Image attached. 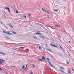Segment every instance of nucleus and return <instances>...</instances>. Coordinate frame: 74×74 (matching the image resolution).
<instances>
[{
	"label": "nucleus",
	"instance_id": "1",
	"mask_svg": "<svg viewBox=\"0 0 74 74\" xmlns=\"http://www.w3.org/2000/svg\"><path fill=\"white\" fill-rule=\"evenodd\" d=\"M42 10L43 11V12H46V13H47V14H49V12H48L47 10H45L43 8H42Z\"/></svg>",
	"mask_w": 74,
	"mask_h": 74
},
{
	"label": "nucleus",
	"instance_id": "2",
	"mask_svg": "<svg viewBox=\"0 0 74 74\" xmlns=\"http://www.w3.org/2000/svg\"><path fill=\"white\" fill-rule=\"evenodd\" d=\"M5 9H6L8 11V12H10V8H9L5 7L4 8Z\"/></svg>",
	"mask_w": 74,
	"mask_h": 74
},
{
	"label": "nucleus",
	"instance_id": "3",
	"mask_svg": "<svg viewBox=\"0 0 74 74\" xmlns=\"http://www.w3.org/2000/svg\"><path fill=\"white\" fill-rule=\"evenodd\" d=\"M4 60L1 59H0V64H3V63L1 62H4Z\"/></svg>",
	"mask_w": 74,
	"mask_h": 74
},
{
	"label": "nucleus",
	"instance_id": "4",
	"mask_svg": "<svg viewBox=\"0 0 74 74\" xmlns=\"http://www.w3.org/2000/svg\"><path fill=\"white\" fill-rule=\"evenodd\" d=\"M6 34H9V35H12V34L10 32H7Z\"/></svg>",
	"mask_w": 74,
	"mask_h": 74
},
{
	"label": "nucleus",
	"instance_id": "5",
	"mask_svg": "<svg viewBox=\"0 0 74 74\" xmlns=\"http://www.w3.org/2000/svg\"><path fill=\"white\" fill-rule=\"evenodd\" d=\"M11 32L12 33H13V34H16V32L14 31Z\"/></svg>",
	"mask_w": 74,
	"mask_h": 74
},
{
	"label": "nucleus",
	"instance_id": "6",
	"mask_svg": "<svg viewBox=\"0 0 74 74\" xmlns=\"http://www.w3.org/2000/svg\"><path fill=\"white\" fill-rule=\"evenodd\" d=\"M8 25H9V26H10V27H11V28H13V27L12 26V25H11L9 24Z\"/></svg>",
	"mask_w": 74,
	"mask_h": 74
},
{
	"label": "nucleus",
	"instance_id": "7",
	"mask_svg": "<svg viewBox=\"0 0 74 74\" xmlns=\"http://www.w3.org/2000/svg\"><path fill=\"white\" fill-rule=\"evenodd\" d=\"M38 60L39 61H41L42 62H43V61H44L43 60H42V59H38Z\"/></svg>",
	"mask_w": 74,
	"mask_h": 74
},
{
	"label": "nucleus",
	"instance_id": "8",
	"mask_svg": "<svg viewBox=\"0 0 74 74\" xmlns=\"http://www.w3.org/2000/svg\"><path fill=\"white\" fill-rule=\"evenodd\" d=\"M42 60H45V57H42Z\"/></svg>",
	"mask_w": 74,
	"mask_h": 74
},
{
	"label": "nucleus",
	"instance_id": "9",
	"mask_svg": "<svg viewBox=\"0 0 74 74\" xmlns=\"http://www.w3.org/2000/svg\"><path fill=\"white\" fill-rule=\"evenodd\" d=\"M48 51H49L50 52H52V51L51 50L49 49H47Z\"/></svg>",
	"mask_w": 74,
	"mask_h": 74
},
{
	"label": "nucleus",
	"instance_id": "10",
	"mask_svg": "<svg viewBox=\"0 0 74 74\" xmlns=\"http://www.w3.org/2000/svg\"><path fill=\"white\" fill-rule=\"evenodd\" d=\"M48 51H49L50 52H52V51L51 50L49 49H47Z\"/></svg>",
	"mask_w": 74,
	"mask_h": 74
},
{
	"label": "nucleus",
	"instance_id": "11",
	"mask_svg": "<svg viewBox=\"0 0 74 74\" xmlns=\"http://www.w3.org/2000/svg\"><path fill=\"white\" fill-rule=\"evenodd\" d=\"M0 54H2V55H5V53H3L1 52H0Z\"/></svg>",
	"mask_w": 74,
	"mask_h": 74
},
{
	"label": "nucleus",
	"instance_id": "12",
	"mask_svg": "<svg viewBox=\"0 0 74 74\" xmlns=\"http://www.w3.org/2000/svg\"><path fill=\"white\" fill-rule=\"evenodd\" d=\"M33 38L34 39H37V38L35 37V36H34L33 37Z\"/></svg>",
	"mask_w": 74,
	"mask_h": 74
},
{
	"label": "nucleus",
	"instance_id": "13",
	"mask_svg": "<svg viewBox=\"0 0 74 74\" xmlns=\"http://www.w3.org/2000/svg\"><path fill=\"white\" fill-rule=\"evenodd\" d=\"M3 33H5V34H7V32H6L5 31L3 30Z\"/></svg>",
	"mask_w": 74,
	"mask_h": 74
},
{
	"label": "nucleus",
	"instance_id": "14",
	"mask_svg": "<svg viewBox=\"0 0 74 74\" xmlns=\"http://www.w3.org/2000/svg\"><path fill=\"white\" fill-rule=\"evenodd\" d=\"M29 74H33V72L30 71L29 72Z\"/></svg>",
	"mask_w": 74,
	"mask_h": 74
},
{
	"label": "nucleus",
	"instance_id": "15",
	"mask_svg": "<svg viewBox=\"0 0 74 74\" xmlns=\"http://www.w3.org/2000/svg\"><path fill=\"white\" fill-rule=\"evenodd\" d=\"M18 49V48H13V49L14 50H16V49Z\"/></svg>",
	"mask_w": 74,
	"mask_h": 74
},
{
	"label": "nucleus",
	"instance_id": "16",
	"mask_svg": "<svg viewBox=\"0 0 74 74\" xmlns=\"http://www.w3.org/2000/svg\"><path fill=\"white\" fill-rule=\"evenodd\" d=\"M39 49H42V47H41V46H40L39 47Z\"/></svg>",
	"mask_w": 74,
	"mask_h": 74
},
{
	"label": "nucleus",
	"instance_id": "17",
	"mask_svg": "<svg viewBox=\"0 0 74 74\" xmlns=\"http://www.w3.org/2000/svg\"><path fill=\"white\" fill-rule=\"evenodd\" d=\"M54 11H55V12H58V11H59L58 10H54Z\"/></svg>",
	"mask_w": 74,
	"mask_h": 74
},
{
	"label": "nucleus",
	"instance_id": "18",
	"mask_svg": "<svg viewBox=\"0 0 74 74\" xmlns=\"http://www.w3.org/2000/svg\"><path fill=\"white\" fill-rule=\"evenodd\" d=\"M32 67L33 68H36V66L34 65H33Z\"/></svg>",
	"mask_w": 74,
	"mask_h": 74
},
{
	"label": "nucleus",
	"instance_id": "19",
	"mask_svg": "<svg viewBox=\"0 0 74 74\" xmlns=\"http://www.w3.org/2000/svg\"><path fill=\"white\" fill-rule=\"evenodd\" d=\"M35 34H36L38 35H39L40 34L39 33H35Z\"/></svg>",
	"mask_w": 74,
	"mask_h": 74
},
{
	"label": "nucleus",
	"instance_id": "20",
	"mask_svg": "<svg viewBox=\"0 0 74 74\" xmlns=\"http://www.w3.org/2000/svg\"><path fill=\"white\" fill-rule=\"evenodd\" d=\"M20 48H22V49H24L25 48V47H20Z\"/></svg>",
	"mask_w": 74,
	"mask_h": 74
},
{
	"label": "nucleus",
	"instance_id": "21",
	"mask_svg": "<svg viewBox=\"0 0 74 74\" xmlns=\"http://www.w3.org/2000/svg\"><path fill=\"white\" fill-rule=\"evenodd\" d=\"M22 67H23L22 68V69H24V68H25V66H22Z\"/></svg>",
	"mask_w": 74,
	"mask_h": 74
},
{
	"label": "nucleus",
	"instance_id": "22",
	"mask_svg": "<svg viewBox=\"0 0 74 74\" xmlns=\"http://www.w3.org/2000/svg\"><path fill=\"white\" fill-rule=\"evenodd\" d=\"M61 68L62 69H63V70H65L64 69V68H63L62 67H61Z\"/></svg>",
	"mask_w": 74,
	"mask_h": 74
},
{
	"label": "nucleus",
	"instance_id": "23",
	"mask_svg": "<svg viewBox=\"0 0 74 74\" xmlns=\"http://www.w3.org/2000/svg\"><path fill=\"white\" fill-rule=\"evenodd\" d=\"M56 26L57 27H60L57 25H56Z\"/></svg>",
	"mask_w": 74,
	"mask_h": 74
},
{
	"label": "nucleus",
	"instance_id": "24",
	"mask_svg": "<svg viewBox=\"0 0 74 74\" xmlns=\"http://www.w3.org/2000/svg\"><path fill=\"white\" fill-rule=\"evenodd\" d=\"M16 14H18V10H16Z\"/></svg>",
	"mask_w": 74,
	"mask_h": 74
},
{
	"label": "nucleus",
	"instance_id": "25",
	"mask_svg": "<svg viewBox=\"0 0 74 74\" xmlns=\"http://www.w3.org/2000/svg\"><path fill=\"white\" fill-rule=\"evenodd\" d=\"M61 72H62L63 73H64V71H63L61 70Z\"/></svg>",
	"mask_w": 74,
	"mask_h": 74
},
{
	"label": "nucleus",
	"instance_id": "26",
	"mask_svg": "<svg viewBox=\"0 0 74 74\" xmlns=\"http://www.w3.org/2000/svg\"><path fill=\"white\" fill-rule=\"evenodd\" d=\"M6 38L7 39H9L10 40V38H9L7 37H6Z\"/></svg>",
	"mask_w": 74,
	"mask_h": 74
},
{
	"label": "nucleus",
	"instance_id": "27",
	"mask_svg": "<svg viewBox=\"0 0 74 74\" xmlns=\"http://www.w3.org/2000/svg\"><path fill=\"white\" fill-rule=\"evenodd\" d=\"M50 27V28H51V29H53V30H54V29L52 27Z\"/></svg>",
	"mask_w": 74,
	"mask_h": 74
},
{
	"label": "nucleus",
	"instance_id": "28",
	"mask_svg": "<svg viewBox=\"0 0 74 74\" xmlns=\"http://www.w3.org/2000/svg\"><path fill=\"white\" fill-rule=\"evenodd\" d=\"M47 59L48 61H49V59H48V58H47Z\"/></svg>",
	"mask_w": 74,
	"mask_h": 74
},
{
	"label": "nucleus",
	"instance_id": "29",
	"mask_svg": "<svg viewBox=\"0 0 74 74\" xmlns=\"http://www.w3.org/2000/svg\"><path fill=\"white\" fill-rule=\"evenodd\" d=\"M48 63L50 65V66L52 65V64H51V63H50V62H48Z\"/></svg>",
	"mask_w": 74,
	"mask_h": 74
},
{
	"label": "nucleus",
	"instance_id": "30",
	"mask_svg": "<svg viewBox=\"0 0 74 74\" xmlns=\"http://www.w3.org/2000/svg\"><path fill=\"white\" fill-rule=\"evenodd\" d=\"M51 67H53H53H53V66H52V65H51Z\"/></svg>",
	"mask_w": 74,
	"mask_h": 74
},
{
	"label": "nucleus",
	"instance_id": "31",
	"mask_svg": "<svg viewBox=\"0 0 74 74\" xmlns=\"http://www.w3.org/2000/svg\"><path fill=\"white\" fill-rule=\"evenodd\" d=\"M3 70V69H1V68H0V71H2Z\"/></svg>",
	"mask_w": 74,
	"mask_h": 74
},
{
	"label": "nucleus",
	"instance_id": "32",
	"mask_svg": "<svg viewBox=\"0 0 74 74\" xmlns=\"http://www.w3.org/2000/svg\"><path fill=\"white\" fill-rule=\"evenodd\" d=\"M24 17L25 18V19H26V16H24Z\"/></svg>",
	"mask_w": 74,
	"mask_h": 74
},
{
	"label": "nucleus",
	"instance_id": "33",
	"mask_svg": "<svg viewBox=\"0 0 74 74\" xmlns=\"http://www.w3.org/2000/svg\"><path fill=\"white\" fill-rule=\"evenodd\" d=\"M50 45H51V46H52V47H53V45H52V44H51Z\"/></svg>",
	"mask_w": 74,
	"mask_h": 74
},
{
	"label": "nucleus",
	"instance_id": "34",
	"mask_svg": "<svg viewBox=\"0 0 74 74\" xmlns=\"http://www.w3.org/2000/svg\"><path fill=\"white\" fill-rule=\"evenodd\" d=\"M46 46L47 47H48V45H47V44H46Z\"/></svg>",
	"mask_w": 74,
	"mask_h": 74
},
{
	"label": "nucleus",
	"instance_id": "35",
	"mask_svg": "<svg viewBox=\"0 0 74 74\" xmlns=\"http://www.w3.org/2000/svg\"><path fill=\"white\" fill-rule=\"evenodd\" d=\"M11 67H15L14 66H11Z\"/></svg>",
	"mask_w": 74,
	"mask_h": 74
},
{
	"label": "nucleus",
	"instance_id": "36",
	"mask_svg": "<svg viewBox=\"0 0 74 74\" xmlns=\"http://www.w3.org/2000/svg\"><path fill=\"white\" fill-rule=\"evenodd\" d=\"M60 48H61L62 49H63L62 48V47L61 46H60Z\"/></svg>",
	"mask_w": 74,
	"mask_h": 74
},
{
	"label": "nucleus",
	"instance_id": "37",
	"mask_svg": "<svg viewBox=\"0 0 74 74\" xmlns=\"http://www.w3.org/2000/svg\"><path fill=\"white\" fill-rule=\"evenodd\" d=\"M72 70H73V71H74V69H72Z\"/></svg>",
	"mask_w": 74,
	"mask_h": 74
},
{
	"label": "nucleus",
	"instance_id": "38",
	"mask_svg": "<svg viewBox=\"0 0 74 74\" xmlns=\"http://www.w3.org/2000/svg\"><path fill=\"white\" fill-rule=\"evenodd\" d=\"M67 64H69V62H67Z\"/></svg>",
	"mask_w": 74,
	"mask_h": 74
},
{
	"label": "nucleus",
	"instance_id": "39",
	"mask_svg": "<svg viewBox=\"0 0 74 74\" xmlns=\"http://www.w3.org/2000/svg\"><path fill=\"white\" fill-rule=\"evenodd\" d=\"M49 69L50 70V71H52V70H51V69L50 68Z\"/></svg>",
	"mask_w": 74,
	"mask_h": 74
},
{
	"label": "nucleus",
	"instance_id": "40",
	"mask_svg": "<svg viewBox=\"0 0 74 74\" xmlns=\"http://www.w3.org/2000/svg\"><path fill=\"white\" fill-rule=\"evenodd\" d=\"M69 43H71V42H70V41H69Z\"/></svg>",
	"mask_w": 74,
	"mask_h": 74
},
{
	"label": "nucleus",
	"instance_id": "41",
	"mask_svg": "<svg viewBox=\"0 0 74 74\" xmlns=\"http://www.w3.org/2000/svg\"><path fill=\"white\" fill-rule=\"evenodd\" d=\"M53 47H56V45H53Z\"/></svg>",
	"mask_w": 74,
	"mask_h": 74
},
{
	"label": "nucleus",
	"instance_id": "42",
	"mask_svg": "<svg viewBox=\"0 0 74 74\" xmlns=\"http://www.w3.org/2000/svg\"><path fill=\"white\" fill-rule=\"evenodd\" d=\"M26 70V68L24 70H23V71H24V70Z\"/></svg>",
	"mask_w": 74,
	"mask_h": 74
},
{
	"label": "nucleus",
	"instance_id": "43",
	"mask_svg": "<svg viewBox=\"0 0 74 74\" xmlns=\"http://www.w3.org/2000/svg\"><path fill=\"white\" fill-rule=\"evenodd\" d=\"M61 71H62V70H59V71H60V72H61Z\"/></svg>",
	"mask_w": 74,
	"mask_h": 74
},
{
	"label": "nucleus",
	"instance_id": "44",
	"mask_svg": "<svg viewBox=\"0 0 74 74\" xmlns=\"http://www.w3.org/2000/svg\"><path fill=\"white\" fill-rule=\"evenodd\" d=\"M55 47H56V48H58V47H57V46H55Z\"/></svg>",
	"mask_w": 74,
	"mask_h": 74
},
{
	"label": "nucleus",
	"instance_id": "45",
	"mask_svg": "<svg viewBox=\"0 0 74 74\" xmlns=\"http://www.w3.org/2000/svg\"><path fill=\"white\" fill-rule=\"evenodd\" d=\"M40 37H42L43 36H40Z\"/></svg>",
	"mask_w": 74,
	"mask_h": 74
},
{
	"label": "nucleus",
	"instance_id": "46",
	"mask_svg": "<svg viewBox=\"0 0 74 74\" xmlns=\"http://www.w3.org/2000/svg\"><path fill=\"white\" fill-rule=\"evenodd\" d=\"M28 15H29V16H31V15H29V14H28Z\"/></svg>",
	"mask_w": 74,
	"mask_h": 74
},
{
	"label": "nucleus",
	"instance_id": "47",
	"mask_svg": "<svg viewBox=\"0 0 74 74\" xmlns=\"http://www.w3.org/2000/svg\"><path fill=\"white\" fill-rule=\"evenodd\" d=\"M47 27H50V26H47Z\"/></svg>",
	"mask_w": 74,
	"mask_h": 74
},
{
	"label": "nucleus",
	"instance_id": "48",
	"mask_svg": "<svg viewBox=\"0 0 74 74\" xmlns=\"http://www.w3.org/2000/svg\"><path fill=\"white\" fill-rule=\"evenodd\" d=\"M26 67H27V65H26Z\"/></svg>",
	"mask_w": 74,
	"mask_h": 74
},
{
	"label": "nucleus",
	"instance_id": "49",
	"mask_svg": "<svg viewBox=\"0 0 74 74\" xmlns=\"http://www.w3.org/2000/svg\"><path fill=\"white\" fill-rule=\"evenodd\" d=\"M48 16V17H49V18H50L49 16Z\"/></svg>",
	"mask_w": 74,
	"mask_h": 74
},
{
	"label": "nucleus",
	"instance_id": "50",
	"mask_svg": "<svg viewBox=\"0 0 74 74\" xmlns=\"http://www.w3.org/2000/svg\"><path fill=\"white\" fill-rule=\"evenodd\" d=\"M1 24H3V23H2V22L1 23Z\"/></svg>",
	"mask_w": 74,
	"mask_h": 74
},
{
	"label": "nucleus",
	"instance_id": "51",
	"mask_svg": "<svg viewBox=\"0 0 74 74\" xmlns=\"http://www.w3.org/2000/svg\"><path fill=\"white\" fill-rule=\"evenodd\" d=\"M60 38H61V37H60Z\"/></svg>",
	"mask_w": 74,
	"mask_h": 74
},
{
	"label": "nucleus",
	"instance_id": "52",
	"mask_svg": "<svg viewBox=\"0 0 74 74\" xmlns=\"http://www.w3.org/2000/svg\"><path fill=\"white\" fill-rule=\"evenodd\" d=\"M47 29H48V27H47Z\"/></svg>",
	"mask_w": 74,
	"mask_h": 74
}]
</instances>
